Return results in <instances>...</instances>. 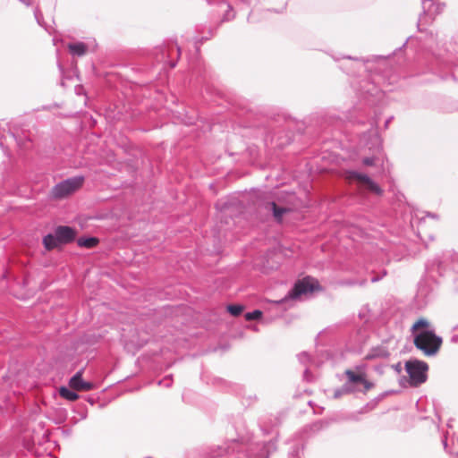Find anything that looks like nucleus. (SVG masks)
Listing matches in <instances>:
<instances>
[{
	"mask_svg": "<svg viewBox=\"0 0 458 458\" xmlns=\"http://www.w3.org/2000/svg\"><path fill=\"white\" fill-rule=\"evenodd\" d=\"M451 421H452V420H450L447 422V427H448V428H451V427H452V425H451Z\"/></svg>",
	"mask_w": 458,
	"mask_h": 458,
	"instance_id": "53",
	"label": "nucleus"
},
{
	"mask_svg": "<svg viewBox=\"0 0 458 458\" xmlns=\"http://www.w3.org/2000/svg\"><path fill=\"white\" fill-rule=\"evenodd\" d=\"M434 296V289L432 285L426 282L420 281L418 284V290L416 298L418 301L421 302L423 305H427Z\"/></svg>",
	"mask_w": 458,
	"mask_h": 458,
	"instance_id": "11",
	"label": "nucleus"
},
{
	"mask_svg": "<svg viewBox=\"0 0 458 458\" xmlns=\"http://www.w3.org/2000/svg\"><path fill=\"white\" fill-rule=\"evenodd\" d=\"M84 180L83 175H77L63 180L52 188L50 194L54 199H64L80 189Z\"/></svg>",
	"mask_w": 458,
	"mask_h": 458,
	"instance_id": "7",
	"label": "nucleus"
},
{
	"mask_svg": "<svg viewBox=\"0 0 458 458\" xmlns=\"http://www.w3.org/2000/svg\"><path fill=\"white\" fill-rule=\"evenodd\" d=\"M373 140H374V143L376 145L377 151H380L382 149V144H381V140H380L379 136L377 133H375L373 135Z\"/></svg>",
	"mask_w": 458,
	"mask_h": 458,
	"instance_id": "37",
	"label": "nucleus"
},
{
	"mask_svg": "<svg viewBox=\"0 0 458 458\" xmlns=\"http://www.w3.org/2000/svg\"><path fill=\"white\" fill-rule=\"evenodd\" d=\"M58 392L61 397L70 402H74L80 397L75 390L64 386H60Z\"/></svg>",
	"mask_w": 458,
	"mask_h": 458,
	"instance_id": "21",
	"label": "nucleus"
},
{
	"mask_svg": "<svg viewBox=\"0 0 458 458\" xmlns=\"http://www.w3.org/2000/svg\"><path fill=\"white\" fill-rule=\"evenodd\" d=\"M429 35H430V37H431V38H433V37H434V35H433V33H432V32H429Z\"/></svg>",
	"mask_w": 458,
	"mask_h": 458,
	"instance_id": "55",
	"label": "nucleus"
},
{
	"mask_svg": "<svg viewBox=\"0 0 458 458\" xmlns=\"http://www.w3.org/2000/svg\"><path fill=\"white\" fill-rule=\"evenodd\" d=\"M276 448L274 441L245 444L233 440L225 448L218 447L219 453L213 451L211 458H269Z\"/></svg>",
	"mask_w": 458,
	"mask_h": 458,
	"instance_id": "1",
	"label": "nucleus"
},
{
	"mask_svg": "<svg viewBox=\"0 0 458 458\" xmlns=\"http://www.w3.org/2000/svg\"><path fill=\"white\" fill-rule=\"evenodd\" d=\"M387 56L385 55H373L371 58V61L377 62L378 60H385ZM335 61L338 62L340 60V57L333 56ZM341 59H346L349 61H355V68H351L347 65L345 66H340V68L348 74H355L357 71H359L361 67L364 66V64L370 61V59H365V58H353L350 55L342 56Z\"/></svg>",
	"mask_w": 458,
	"mask_h": 458,
	"instance_id": "9",
	"label": "nucleus"
},
{
	"mask_svg": "<svg viewBox=\"0 0 458 458\" xmlns=\"http://www.w3.org/2000/svg\"><path fill=\"white\" fill-rule=\"evenodd\" d=\"M310 369L308 368L305 369L304 372H303V377L307 380V381H310Z\"/></svg>",
	"mask_w": 458,
	"mask_h": 458,
	"instance_id": "44",
	"label": "nucleus"
},
{
	"mask_svg": "<svg viewBox=\"0 0 458 458\" xmlns=\"http://www.w3.org/2000/svg\"><path fill=\"white\" fill-rule=\"evenodd\" d=\"M404 368L409 376L411 386L417 387L427 381L428 370L427 362L417 359L409 360L405 362Z\"/></svg>",
	"mask_w": 458,
	"mask_h": 458,
	"instance_id": "6",
	"label": "nucleus"
},
{
	"mask_svg": "<svg viewBox=\"0 0 458 458\" xmlns=\"http://www.w3.org/2000/svg\"><path fill=\"white\" fill-rule=\"evenodd\" d=\"M181 53L182 49L177 42L171 41L155 47L153 55L157 63L163 64V68L173 69L176 66Z\"/></svg>",
	"mask_w": 458,
	"mask_h": 458,
	"instance_id": "3",
	"label": "nucleus"
},
{
	"mask_svg": "<svg viewBox=\"0 0 458 458\" xmlns=\"http://www.w3.org/2000/svg\"><path fill=\"white\" fill-rule=\"evenodd\" d=\"M42 242H43L44 248L47 250H52L55 248H56L59 245H61V243L59 242V240H58V238H57V236L55 234V233H47V234H46L43 237Z\"/></svg>",
	"mask_w": 458,
	"mask_h": 458,
	"instance_id": "18",
	"label": "nucleus"
},
{
	"mask_svg": "<svg viewBox=\"0 0 458 458\" xmlns=\"http://www.w3.org/2000/svg\"><path fill=\"white\" fill-rule=\"evenodd\" d=\"M228 2L226 0H223L218 2V7L220 11H224L225 13L221 20V22L229 21L234 19L235 12L233 11V4H243L246 6H256L259 3V0H230Z\"/></svg>",
	"mask_w": 458,
	"mask_h": 458,
	"instance_id": "8",
	"label": "nucleus"
},
{
	"mask_svg": "<svg viewBox=\"0 0 458 458\" xmlns=\"http://www.w3.org/2000/svg\"><path fill=\"white\" fill-rule=\"evenodd\" d=\"M262 311L260 310H254L250 312H246L244 317L247 321L257 320L262 317Z\"/></svg>",
	"mask_w": 458,
	"mask_h": 458,
	"instance_id": "30",
	"label": "nucleus"
},
{
	"mask_svg": "<svg viewBox=\"0 0 458 458\" xmlns=\"http://www.w3.org/2000/svg\"><path fill=\"white\" fill-rule=\"evenodd\" d=\"M99 242V240L97 237L94 236H88V237H81L77 241V244L80 247L91 249L96 247Z\"/></svg>",
	"mask_w": 458,
	"mask_h": 458,
	"instance_id": "22",
	"label": "nucleus"
},
{
	"mask_svg": "<svg viewBox=\"0 0 458 458\" xmlns=\"http://www.w3.org/2000/svg\"><path fill=\"white\" fill-rule=\"evenodd\" d=\"M422 13L419 16L417 22V29L419 31L423 32L422 25L431 24L437 15H440L445 8V3L437 0H421Z\"/></svg>",
	"mask_w": 458,
	"mask_h": 458,
	"instance_id": "4",
	"label": "nucleus"
},
{
	"mask_svg": "<svg viewBox=\"0 0 458 458\" xmlns=\"http://www.w3.org/2000/svg\"><path fill=\"white\" fill-rule=\"evenodd\" d=\"M195 72L198 73V75L199 77H201V80L203 82H206V81L208 80V77H209L208 68L205 65L196 68Z\"/></svg>",
	"mask_w": 458,
	"mask_h": 458,
	"instance_id": "32",
	"label": "nucleus"
},
{
	"mask_svg": "<svg viewBox=\"0 0 458 458\" xmlns=\"http://www.w3.org/2000/svg\"><path fill=\"white\" fill-rule=\"evenodd\" d=\"M83 369L78 370L69 380V386L75 391H90L95 388L91 382L85 381L82 378Z\"/></svg>",
	"mask_w": 458,
	"mask_h": 458,
	"instance_id": "10",
	"label": "nucleus"
},
{
	"mask_svg": "<svg viewBox=\"0 0 458 458\" xmlns=\"http://www.w3.org/2000/svg\"><path fill=\"white\" fill-rule=\"evenodd\" d=\"M363 184L367 186V189L369 191L377 194V196H381L383 194V190L381 189V187L376 182H374L369 176V179L366 180Z\"/></svg>",
	"mask_w": 458,
	"mask_h": 458,
	"instance_id": "26",
	"label": "nucleus"
},
{
	"mask_svg": "<svg viewBox=\"0 0 458 458\" xmlns=\"http://www.w3.org/2000/svg\"><path fill=\"white\" fill-rule=\"evenodd\" d=\"M330 425V420H318L311 424H309L305 427L304 430L306 432H310L312 434L318 433L325 428H327Z\"/></svg>",
	"mask_w": 458,
	"mask_h": 458,
	"instance_id": "17",
	"label": "nucleus"
},
{
	"mask_svg": "<svg viewBox=\"0 0 458 458\" xmlns=\"http://www.w3.org/2000/svg\"><path fill=\"white\" fill-rule=\"evenodd\" d=\"M454 329H458V325L454 327Z\"/></svg>",
	"mask_w": 458,
	"mask_h": 458,
	"instance_id": "56",
	"label": "nucleus"
},
{
	"mask_svg": "<svg viewBox=\"0 0 458 458\" xmlns=\"http://www.w3.org/2000/svg\"><path fill=\"white\" fill-rule=\"evenodd\" d=\"M173 384L172 375L165 377L162 380L158 381V385L164 386L165 387H170Z\"/></svg>",
	"mask_w": 458,
	"mask_h": 458,
	"instance_id": "33",
	"label": "nucleus"
},
{
	"mask_svg": "<svg viewBox=\"0 0 458 458\" xmlns=\"http://www.w3.org/2000/svg\"><path fill=\"white\" fill-rule=\"evenodd\" d=\"M213 36V31L211 29H209L208 30V36H202V37H199V36H196L194 38V45H195V48H196V52L199 53V47H200V45L206 41V40H208L211 37Z\"/></svg>",
	"mask_w": 458,
	"mask_h": 458,
	"instance_id": "29",
	"label": "nucleus"
},
{
	"mask_svg": "<svg viewBox=\"0 0 458 458\" xmlns=\"http://www.w3.org/2000/svg\"><path fill=\"white\" fill-rule=\"evenodd\" d=\"M265 208L271 211L275 220L277 223H281L283 221V216L291 211V209L288 208L277 206L274 200L267 202Z\"/></svg>",
	"mask_w": 458,
	"mask_h": 458,
	"instance_id": "13",
	"label": "nucleus"
},
{
	"mask_svg": "<svg viewBox=\"0 0 458 458\" xmlns=\"http://www.w3.org/2000/svg\"><path fill=\"white\" fill-rule=\"evenodd\" d=\"M411 37H409V38L405 40V42H404V43H403L400 47H398V48H396V49L394 50V52L393 54H394L396 51L401 50L403 47H404L407 45V43H408L409 39H411Z\"/></svg>",
	"mask_w": 458,
	"mask_h": 458,
	"instance_id": "47",
	"label": "nucleus"
},
{
	"mask_svg": "<svg viewBox=\"0 0 458 458\" xmlns=\"http://www.w3.org/2000/svg\"><path fill=\"white\" fill-rule=\"evenodd\" d=\"M18 1L28 7L32 5V0H18Z\"/></svg>",
	"mask_w": 458,
	"mask_h": 458,
	"instance_id": "46",
	"label": "nucleus"
},
{
	"mask_svg": "<svg viewBox=\"0 0 458 458\" xmlns=\"http://www.w3.org/2000/svg\"><path fill=\"white\" fill-rule=\"evenodd\" d=\"M451 442H452V446H449L447 436L445 435L442 439L444 449L450 454H457L458 453V437L455 438L454 437H452Z\"/></svg>",
	"mask_w": 458,
	"mask_h": 458,
	"instance_id": "23",
	"label": "nucleus"
},
{
	"mask_svg": "<svg viewBox=\"0 0 458 458\" xmlns=\"http://www.w3.org/2000/svg\"><path fill=\"white\" fill-rule=\"evenodd\" d=\"M392 369L397 373L400 374L403 370V366L401 362H397L392 365Z\"/></svg>",
	"mask_w": 458,
	"mask_h": 458,
	"instance_id": "40",
	"label": "nucleus"
},
{
	"mask_svg": "<svg viewBox=\"0 0 458 458\" xmlns=\"http://www.w3.org/2000/svg\"><path fill=\"white\" fill-rule=\"evenodd\" d=\"M393 116L389 117L388 119H386V121L385 122V128H387L388 127V124L390 123V122L393 120Z\"/></svg>",
	"mask_w": 458,
	"mask_h": 458,
	"instance_id": "50",
	"label": "nucleus"
},
{
	"mask_svg": "<svg viewBox=\"0 0 458 458\" xmlns=\"http://www.w3.org/2000/svg\"><path fill=\"white\" fill-rule=\"evenodd\" d=\"M290 143H291V139L289 138V139H287V140H286V144H290Z\"/></svg>",
	"mask_w": 458,
	"mask_h": 458,
	"instance_id": "54",
	"label": "nucleus"
},
{
	"mask_svg": "<svg viewBox=\"0 0 458 458\" xmlns=\"http://www.w3.org/2000/svg\"><path fill=\"white\" fill-rule=\"evenodd\" d=\"M298 360L301 364H306L310 360V355L306 352H302L297 355Z\"/></svg>",
	"mask_w": 458,
	"mask_h": 458,
	"instance_id": "35",
	"label": "nucleus"
},
{
	"mask_svg": "<svg viewBox=\"0 0 458 458\" xmlns=\"http://www.w3.org/2000/svg\"><path fill=\"white\" fill-rule=\"evenodd\" d=\"M374 370L376 372H377L378 374H383L384 373V366H382V365L375 366Z\"/></svg>",
	"mask_w": 458,
	"mask_h": 458,
	"instance_id": "45",
	"label": "nucleus"
},
{
	"mask_svg": "<svg viewBox=\"0 0 458 458\" xmlns=\"http://www.w3.org/2000/svg\"><path fill=\"white\" fill-rule=\"evenodd\" d=\"M375 157H366L362 159V164L367 166H373L375 165Z\"/></svg>",
	"mask_w": 458,
	"mask_h": 458,
	"instance_id": "36",
	"label": "nucleus"
},
{
	"mask_svg": "<svg viewBox=\"0 0 458 458\" xmlns=\"http://www.w3.org/2000/svg\"><path fill=\"white\" fill-rule=\"evenodd\" d=\"M344 177L345 180L349 181L350 182H358L361 184H363L365 182V181L369 179L368 174L360 173L355 170H351V169L345 170L344 172Z\"/></svg>",
	"mask_w": 458,
	"mask_h": 458,
	"instance_id": "15",
	"label": "nucleus"
},
{
	"mask_svg": "<svg viewBox=\"0 0 458 458\" xmlns=\"http://www.w3.org/2000/svg\"><path fill=\"white\" fill-rule=\"evenodd\" d=\"M145 458H151V457H145Z\"/></svg>",
	"mask_w": 458,
	"mask_h": 458,
	"instance_id": "57",
	"label": "nucleus"
},
{
	"mask_svg": "<svg viewBox=\"0 0 458 458\" xmlns=\"http://www.w3.org/2000/svg\"><path fill=\"white\" fill-rule=\"evenodd\" d=\"M34 16L38 25L43 26V14L38 7L34 10Z\"/></svg>",
	"mask_w": 458,
	"mask_h": 458,
	"instance_id": "34",
	"label": "nucleus"
},
{
	"mask_svg": "<svg viewBox=\"0 0 458 458\" xmlns=\"http://www.w3.org/2000/svg\"><path fill=\"white\" fill-rule=\"evenodd\" d=\"M6 125L8 126V133L10 137L16 142L18 147L21 148H28V144L30 142V140L26 136H21L14 133L12 131L10 125L8 123H6Z\"/></svg>",
	"mask_w": 458,
	"mask_h": 458,
	"instance_id": "20",
	"label": "nucleus"
},
{
	"mask_svg": "<svg viewBox=\"0 0 458 458\" xmlns=\"http://www.w3.org/2000/svg\"><path fill=\"white\" fill-rule=\"evenodd\" d=\"M247 21L248 22L250 23H254V22H258L259 20L255 19V15H254V11H251L249 15H248V18H247Z\"/></svg>",
	"mask_w": 458,
	"mask_h": 458,
	"instance_id": "42",
	"label": "nucleus"
},
{
	"mask_svg": "<svg viewBox=\"0 0 458 458\" xmlns=\"http://www.w3.org/2000/svg\"><path fill=\"white\" fill-rule=\"evenodd\" d=\"M55 233L61 244L72 242L76 237V230L68 225H58L55 228Z\"/></svg>",
	"mask_w": 458,
	"mask_h": 458,
	"instance_id": "12",
	"label": "nucleus"
},
{
	"mask_svg": "<svg viewBox=\"0 0 458 458\" xmlns=\"http://www.w3.org/2000/svg\"><path fill=\"white\" fill-rule=\"evenodd\" d=\"M387 272L386 269H383L381 271V276H373L370 279V281L372 283H376V282H378L379 280H381L385 276H386Z\"/></svg>",
	"mask_w": 458,
	"mask_h": 458,
	"instance_id": "39",
	"label": "nucleus"
},
{
	"mask_svg": "<svg viewBox=\"0 0 458 458\" xmlns=\"http://www.w3.org/2000/svg\"><path fill=\"white\" fill-rule=\"evenodd\" d=\"M244 307L241 304H228L226 306L227 312L233 317L240 316L243 311Z\"/></svg>",
	"mask_w": 458,
	"mask_h": 458,
	"instance_id": "28",
	"label": "nucleus"
},
{
	"mask_svg": "<svg viewBox=\"0 0 458 458\" xmlns=\"http://www.w3.org/2000/svg\"><path fill=\"white\" fill-rule=\"evenodd\" d=\"M344 374L347 377V381L344 384H349L350 388H356L355 384H361L365 378L363 375L356 374L351 369H346Z\"/></svg>",
	"mask_w": 458,
	"mask_h": 458,
	"instance_id": "19",
	"label": "nucleus"
},
{
	"mask_svg": "<svg viewBox=\"0 0 458 458\" xmlns=\"http://www.w3.org/2000/svg\"><path fill=\"white\" fill-rule=\"evenodd\" d=\"M358 391L357 388H350L349 384H344L340 388H337L334 392V397L339 398L344 394H352Z\"/></svg>",
	"mask_w": 458,
	"mask_h": 458,
	"instance_id": "27",
	"label": "nucleus"
},
{
	"mask_svg": "<svg viewBox=\"0 0 458 458\" xmlns=\"http://www.w3.org/2000/svg\"><path fill=\"white\" fill-rule=\"evenodd\" d=\"M428 327H429V322L426 318H420L412 325L411 331L412 335H414V334L418 333L417 331L428 329Z\"/></svg>",
	"mask_w": 458,
	"mask_h": 458,
	"instance_id": "25",
	"label": "nucleus"
},
{
	"mask_svg": "<svg viewBox=\"0 0 458 458\" xmlns=\"http://www.w3.org/2000/svg\"><path fill=\"white\" fill-rule=\"evenodd\" d=\"M0 148L4 150V154H7V149L4 147L3 137L0 135Z\"/></svg>",
	"mask_w": 458,
	"mask_h": 458,
	"instance_id": "48",
	"label": "nucleus"
},
{
	"mask_svg": "<svg viewBox=\"0 0 458 458\" xmlns=\"http://www.w3.org/2000/svg\"><path fill=\"white\" fill-rule=\"evenodd\" d=\"M407 384H409V378H407L405 376H403V377L399 379V385H400L402 387H406V386H407Z\"/></svg>",
	"mask_w": 458,
	"mask_h": 458,
	"instance_id": "43",
	"label": "nucleus"
},
{
	"mask_svg": "<svg viewBox=\"0 0 458 458\" xmlns=\"http://www.w3.org/2000/svg\"><path fill=\"white\" fill-rule=\"evenodd\" d=\"M444 268L443 261L440 256H436L433 259L426 263V269L428 271L437 270L439 274Z\"/></svg>",
	"mask_w": 458,
	"mask_h": 458,
	"instance_id": "24",
	"label": "nucleus"
},
{
	"mask_svg": "<svg viewBox=\"0 0 458 458\" xmlns=\"http://www.w3.org/2000/svg\"><path fill=\"white\" fill-rule=\"evenodd\" d=\"M451 342H452V343H454V344L458 343V335H454L451 337Z\"/></svg>",
	"mask_w": 458,
	"mask_h": 458,
	"instance_id": "49",
	"label": "nucleus"
},
{
	"mask_svg": "<svg viewBox=\"0 0 458 458\" xmlns=\"http://www.w3.org/2000/svg\"><path fill=\"white\" fill-rule=\"evenodd\" d=\"M319 289L318 281L310 276H306L301 280H298L287 294L281 300L275 301L276 304H282L288 301L300 299L302 295L312 293L315 290Z\"/></svg>",
	"mask_w": 458,
	"mask_h": 458,
	"instance_id": "5",
	"label": "nucleus"
},
{
	"mask_svg": "<svg viewBox=\"0 0 458 458\" xmlns=\"http://www.w3.org/2000/svg\"><path fill=\"white\" fill-rule=\"evenodd\" d=\"M302 449V446L299 444L293 445L288 453V458H299L300 453Z\"/></svg>",
	"mask_w": 458,
	"mask_h": 458,
	"instance_id": "31",
	"label": "nucleus"
},
{
	"mask_svg": "<svg viewBox=\"0 0 458 458\" xmlns=\"http://www.w3.org/2000/svg\"><path fill=\"white\" fill-rule=\"evenodd\" d=\"M361 384L364 386V389L362 390V392L364 394L367 393L369 389H371L374 386V384L372 382L367 380L366 378L363 379Z\"/></svg>",
	"mask_w": 458,
	"mask_h": 458,
	"instance_id": "38",
	"label": "nucleus"
},
{
	"mask_svg": "<svg viewBox=\"0 0 458 458\" xmlns=\"http://www.w3.org/2000/svg\"><path fill=\"white\" fill-rule=\"evenodd\" d=\"M442 343V337L437 335L434 329L421 330L414 334L413 344L415 347L428 357L435 356L438 352Z\"/></svg>",
	"mask_w": 458,
	"mask_h": 458,
	"instance_id": "2",
	"label": "nucleus"
},
{
	"mask_svg": "<svg viewBox=\"0 0 458 458\" xmlns=\"http://www.w3.org/2000/svg\"><path fill=\"white\" fill-rule=\"evenodd\" d=\"M67 47L71 55L79 57L86 55L88 50V46L84 42L69 43Z\"/></svg>",
	"mask_w": 458,
	"mask_h": 458,
	"instance_id": "16",
	"label": "nucleus"
},
{
	"mask_svg": "<svg viewBox=\"0 0 458 458\" xmlns=\"http://www.w3.org/2000/svg\"><path fill=\"white\" fill-rule=\"evenodd\" d=\"M371 126H372V127L377 126V122H376V121H373V122L371 123Z\"/></svg>",
	"mask_w": 458,
	"mask_h": 458,
	"instance_id": "52",
	"label": "nucleus"
},
{
	"mask_svg": "<svg viewBox=\"0 0 458 458\" xmlns=\"http://www.w3.org/2000/svg\"><path fill=\"white\" fill-rule=\"evenodd\" d=\"M391 393H394V391H386L384 393H381L377 397H376V402H380L383 400L386 395H388Z\"/></svg>",
	"mask_w": 458,
	"mask_h": 458,
	"instance_id": "41",
	"label": "nucleus"
},
{
	"mask_svg": "<svg viewBox=\"0 0 458 458\" xmlns=\"http://www.w3.org/2000/svg\"><path fill=\"white\" fill-rule=\"evenodd\" d=\"M390 356V352L386 346L377 345L369 349L365 356V360H372L375 359H387Z\"/></svg>",
	"mask_w": 458,
	"mask_h": 458,
	"instance_id": "14",
	"label": "nucleus"
},
{
	"mask_svg": "<svg viewBox=\"0 0 458 458\" xmlns=\"http://www.w3.org/2000/svg\"><path fill=\"white\" fill-rule=\"evenodd\" d=\"M428 216H431V217H433V218L437 217V215H435V214H430V213H428Z\"/></svg>",
	"mask_w": 458,
	"mask_h": 458,
	"instance_id": "51",
	"label": "nucleus"
}]
</instances>
